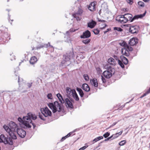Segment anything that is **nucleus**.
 Listing matches in <instances>:
<instances>
[{
	"mask_svg": "<svg viewBox=\"0 0 150 150\" xmlns=\"http://www.w3.org/2000/svg\"><path fill=\"white\" fill-rule=\"evenodd\" d=\"M37 61V59L35 57H32L30 61V63L32 64H35Z\"/></svg>",
	"mask_w": 150,
	"mask_h": 150,
	"instance_id": "obj_24",
	"label": "nucleus"
},
{
	"mask_svg": "<svg viewBox=\"0 0 150 150\" xmlns=\"http://www.w3.org/2000/svg\"><path fill=\"white\" fill-rule=\"evenodd\" d=\"M69 99L66 98L65 99L64 103L65 104H67L66 106L67 107L73 108V106L72 103V102H74V100L71 98H69Z\"/></svg>",
	"mask_w": 150,
	"mask_h": 150,
	"instance_id": "obj_7",
	"label": "nucleus"
},
{
	"mask_svg": "<svg viewBox=\"0 0 150 150\" xmlns=\"http://www.w3.org/2000/svg\"><path fill=\"white\" fill-rule=\"evenodd\" d=\"M133 0H129L128 1V2L130 4H132L133 3Z\"/></svg>",
	"mask_w": 150,
	"mask_h": 150,
	"instance_id": "obj_46",
	"label": "nucleus"
},
{
	"mask_svg": "<svg viewBox=\"0 0 150 150\" xmlns=\"http://www.w3.org/2000/svg\"><path fill=\"white\" fill-rule=\"evenodd\" d=\"M18 82L19 83V85H20V78L19 76H18Z\"/></svg>",
	"mask_w": 150,
	"mask_h": 150,
	"instance_id": "obj_55",
	"label": "nucleus"
},
{
	"mask_svg": "<svg viewBox=\"0 0 150 150\" xmlns=\"http://www.w3.org/2000/svg\"><path fill=\"white\" fill-rule=\"evenodd\" d=\"M93 33L96 35L98 34L99 33V31L98 29H95L93 31Z\"/></svg>",
	"mask_w": 150,
	"mask_h": 150,
	"instance_id": "obj_39",
	"label": "nucleus"
},
{
	"mask_svg": "<svg viewBox=\"0 0 150 150\" xmlns=\"http://www.w3.org/2000/svg\"><path fill=\"white\" fill-rule=\"evenodd\" d=\"M86 147H86V146H84L83 147H82L80 148L79 149V150H83L84 149H85Z\"/></svg>",
	"mask_w": 150,
	"mask_h": 150,
	"instance_id": "obj_47",
	"label": "nucleus"
},
{
	"mask_svg": "<svg viewBox=\"0 0 150 150\" xmlns=\"http://www.w3.org/2000/svg\"><path fill=\"white\" fill-rule=\"evenodd\" d=\"M76 90L79 92L80 96L81 97H82L84 95V93L82 89L80 88H77Z\"/></svg>",
	"mask_w": 150,
	"mask_h": 150,
	"instance_id": "obj_26",
	"label": "nucleus"
},
{
	"mask_svg": "<svg viewBox=\"0 0 150 150\" xmlns=\"http://www.w3.org/2000/svg\"><path fill=\"white\" fill-rule=\"evenodd\" d=\"M16 133L19 136L22 138H24L26 134V132L21 128H19L17 130Z\"/></svg>",
	"mask_w": 150,
	"mask_h": 150,
	"instance_id": "obj_9",
	"label": "nucleus"
},
{
	"mask_svg": "<svg viewBox=\"0 0 150 150\" xmlns=\"http://www.w3.org/2000/svg\"><path fill=\"white\" fill-rule=\"evenodd\" d=\"M116 20L121 23H124L127 22L124 15L118 16L116 18Z\"/></svg>",
	"mask_w": 150,
	"mask_h": 150,
	"instance_id": "obj_11",
	"label": "nucleus"
},
{
	"mask_svg": "<svg viewBox=\"0 0 150 150\" xmlns=\"http://www.w3.org/2000/svg\"><path fill=\"white\" fill-rule=\"evenodd\" d=\"M138 5L139 6L142 7H144V3L142 1H139L138 3Z\"/></svg>",
	"mask_w": 150,
	"mask_h": 150,
	"instance_id": "obj_34",
	"label": "nucleus"
},
{
	"mask_svg": "<svg viewBox=\"0 0 150 150\" xmlns=\"http://www.w3.org/2000/svg\"><path fill=\"white\" fill-rule=\"evenodd\" d=\"M91 33L88 30H87L83 33V34L80 36L81 38H88L91 36Z\"/></svg>",
	"mask_w": 150,
	"mask_h": 150,
	"instance_id": "obj_13",
	"label": "nucleus"
},
{
	"mask_svg": "<svg viewBox=\"0 0 150 150\" xmlns=\"http://www.w3.org/2000/svg\"><path fill=\"white\" fill-rule=\"evenodd\" d=\"M48 44H49V46L50 47H53L50 44V43L49 42L48 43Z\"/></svg>",
	"mask_w": 150,
	"mask_h": 150,
	"instance_id": "obj_60",
	"label": "nucleus"
},
{
	"mask_svg": "<svg viewBox=\"0 0 150 150\" xmlns=\"http://www.w3.org/2000/svg\"><path fill=\"white\" fill-rule=\"evenodd\" d=\"M82 88L83 89L86 91H89L90 88L88 85L86 83H84L82 85Z\"/></svg>",
	"mask_w": 150,
	"mask_h": 150,
	"instance_id": "obj_19",
	"label": "nucleus"
},
{
	"mask_svg": "<svg viewBox=\"0 0 150 150\" xmlns=\"http://www.w3.org/2000/svg\"><path fill=\"white\" fill-rule=\"evenodd\" d=\"M150 93V88H149V89L147 91V93Z\"/></svg>",
	"mask_w": 150,
	"mask_h": 150,
	"instance_id": "obj_58",
	"label": "nucleus"
},
{
	"mask_svg": "<svg viewBox=\"0 0 150 150\" xmlns=\"http://www.w3.org/2000/svg\"><path fill=\"white\" fill-rule=\"evenodd\" d=\"M110 134L109 133L107 132L103 135V136L105 138H106L109 136Z\"/></svg>",
	"mask_w": 150,
	"mask_h": 150,
	"instance_id": "obj_41",
	"label": "nucleus"
},
{
	"mask_svg": "<svg viewBox=\"0 0 150 150\" xmlns=\"http://www.w3.org/2000/svg\"><path fill=\"white\" fill-rule=\"evenodd\" d=\"M104 26L103 27V28H105V27H106L107 26V25L105 24H104Z\"/></svg>",
	"mask_w": 150,
	"mask_h": 150,
	"instance_id": "obj_62",
	"label": "nucleus"
},
{
	"mask_svg": "<svg viewBox=\"0 0 150 150\" xmlns=\"http://www.w3.org/2000/svg\"><path fill=\"white\" fill-rule=\"evenodd\" d=\"M96 23L93 20H92L91 22L88 23V26L91 28H93L96 25Z\"/></svg>",
	"mask_w": 150,
	"mask_h": 150,
	"instance_id": "obj_21",
	"label": "nucleus"
},
{
	"mask_svg": "<svg viewBox=\"0 0 150 150\" xmlns=\"http://www.w3.org/2000/svg\"><path fill=\"white\" fill-rule=\"evenodd\" d=\"M73 91H75V89H71L70 88L67 87L66 88L67 95L69 98H70V96H72L73 94Z\"/></svg>",
	"mask_w": 150,
	"mask_h": 150,
	"instance_id": "obj_14",
	"label": "nucleus"
},
{
	"mask_svg": "<svg viewBox=\"0 0 150 150\" xmlns=\"http://www.w3.org/2000/svg\"><path fill=\"white\" fill-rule=\"evenodd\" d=\"M110 30V29L109 28L107 29L106 31H104V33L106 34L108 31Z\"/></svg>",
	"mask_w": 150,
	"mask_h": 150,
	"instance_id": "obj_51",
	"label": "nucleus"
},
{
	"mask_svg": "<svg viewBox=\"0 0 150 150\" xmlns=\"http://www.w3.org/2000/svg\"><path fill=\"white\" fill-rule=\"evenodd\" d=\"M120 58L122 62L125 64L126 65L128 63V60L127 58L124 57L123 55L120 56Z\"/></svg>",
	"mask_w": 150,
	"mask_h": 150,
	"instance_id": "obj_22",
	"label": "nucleus"
},
{
	"mask_svg": "<svg viewBox=\"0 0 150 150\" xmlns=\"http://www.w3.org/2000/svg\"><path fill=\"white\" fill-rule=\"evenodd\" d=\"M47 97L49 99H52V95L51 93H49L47 94Z\"/></svg>",
	"mask_w": 150,
	"mask_h": 150,
	"instance_id": "obj_40",
	"label": "nucleus"
},
{
	"mask_svg": "<svg viewBox=\"0 0 150 150\" xmlns=\"http://www.w3.org/2000/svg\"><path fill=\"white\" fill-rule=\"evenodd\" d=\"M126 46V48L127 50H128V51H132L133 50V49L132 47H129L127 45Z\"/></svg>",
	"mask_w": 150,
	"mask_h": 150,
	"instance_id": "obj_36",
	"label": "nucleus"
},
{
	"mask_svg": "<svg viewBox=\"0 0 150 150\" xmlns=\"http://www.w3.org/2000/svg\"><path fill=\"white\" fill-rule=\"evenodd\" d=\"M73 94L72 95L73 97L76 100L78 101L79 100V98L76 93L75 91H73Z\"/></svg>",
	"mask_w": 150,
	"mask_h": 150,
	"instance_id": "obj_25",
	"label": "nucleus"
},
{
	"mask_svg": "<svg viewBox=\"0 0 150 150\" xmlns=\"http://www.w3.org/2000/svg\"><path fill=\"white\" fill-rule=\"evenodd\" d=\"M70 59V56L67 54H64L63 55L62 60L61 62L62 64H64L68 62Z\"/></svg>",
	"mask_w": 150,
	"mask_h": 150,
	"instance_id": "obj_12",
	"label": "nucleus"
},
{
	"mask_svg": "<svg viewBox=\"0 0 150 150\" xmlns=\"http://www.w3.org/2000/svg\"><path fill=\"white\" fill-rule=\"evenodd\" d=\"M37 117L35 114H33L31 112L28 113L27 115L25 117H23V119L19 117L18 120L20 122L19 125L21 127L24 128H30L31 127V125L33 126V128H35V125L32 122L31 119L35 120Z\"/></svg>",
	"mask_w": 150,
	"mask_h": 150,
	"instance_id": "obj_2",
	"label": "nucleus"
},
{
	"mask_svg": "<svg viewBox=\"0 0 150 150\" xmlns=\"http://www.w3.org/2000/svg\"><path fill=\"white\" fill-rule=\"evenodd\" d=\"M32 86V83H28V87H29V88H30L31 87V86Z\"/></svg>",
	"mask_w": 150,
	"mask_h": 150,
	"instance_id": "obj_50",
	"label": "nucleus"
},
{
	"mask_svg": "<svg viewBox=\"0 0 150 150\" xmlns=\"http://www.w3.org/2000/svg\"><path fill=\"white\" fill-rule=\"evenodd\" d=\"M126 143V141L125 140H123L120 142L119 145L120 146H123Z\"/></svg>",
	"mask_w": 150,
	"mask_h": 150,
	"instance_id": "obj_37",
	"label": "nucleus"
},
{
	"mask_svg": "<svg viewBox=\"0 0 150 150\" xmlns=\"http://www.w3.org/2000/svg\"><path fill=\"white\" fill-rule=\"evenodd\" d=\"M67 138V137H66V136L64 137H62V138L61 139V141H63L65 139H66Z\"/></svg>",
	"mask_w": 150,
	"mask_h": 150,
	"instance_id": "obj_45",
	"label": "nucleus"
},
{
	"mask_svg": "<svg viewBox=\"0 0 150 150\" xmlns=\"http://www.w3.org/2000/svg\"><path fill=\"white\" fill-rule=\"evenodd\" d=\"M91 40L90 39H87L83 40L82 41V42L85 44H88L90 42Z\"/></svg>",
	"mask_w": 150,
	"mask_h": 150,
	"instance_id": "obj_28",
	"label": "nucleus"
},
{
	"mask_svg": "<svg viewBox=\"0 0 150 150\" xmlns=\"http://www.w3.org/2000/svg\"><path fill=\"white\" fill-rule=\"evenodd\" d=\"M118 63L119 64L120 66L122 68H124V66L123 64V62H122V61L120 60H118Z\"/></svg>",
	"mask_w": 150,
	"mask_h": 150,
	"instance_id": "obj_33",
	"label": "nucleus"
},
{
	"mask_svg": "<svg viewBox=\"0 0 150 150\" xmlns=\"http://www.w3.org/2000/svg\"><path fill=\"white\" fill-rule=\"evenodd\" d=\"M138 41L137 39L134 38H132L129 40V44L130 45L133 46L137 43Z\"/></svg>",
	"mask_w": 150,
	"mask_h": 150,
	"instance_id": "obj_15",
	"label": "nucleus"
},
{
	"mask_svg": "<svg viewBox=\"0 0 150 150\" xmlns=\"http://www.w3.org/2000/svg\"><path fill=\"white\" fill-rule=\"evenodd\" d=\"M105 68L107 70L104 71L103 73V75L106 78H110L112 76V73H114L115 69L110 66L108 65L105 66Z\"/></svg>",
	"mask_w": 150,
	"mask_h": 150,
	"instance_id": "obj_5",
	"label": "nucleus"
},
{
	"mask_svg": "<svg viewBox=\"0 0 150 150\" xmlns=\"http://www.w3.org/2000/svg\"><path fill=\"white\" fill-rule=\"evenodd\" d=\"M114 57L116 60L118 61V60H119L117 56L116 55H114Z\"/></svg>",
	"mask_w": 150,
	"mask_h": 150,
	"instance_id": "obj_48",
	"label": "nucleus"
},
{
	"mask_svg": "<svg viewBox=\"0 0 150 150\" xmlns=\"http://www.w3.org/2000/svg\"><path fill=\"white\" fill-rule=\"evenodd\" d=\"M103 138V137L102 136L98 137L95 138L93 140V141L94 142H95L98 141L102 139Z\"/></svg>",
	"mask_w": 150,
	"mask_h": 150,
	"instance_id": "obj_29",
	"label": "nucleus"
},
{
	"mask_svg": "<svg viewBox=\"0 0 150 150\" xmlns=\"http://www.w3.org/2000/svg\"><path fill=\"white\" fill-rule=\"evenodd\" d=\"M41 113L45 117H47L48 116H50L52 115L51 111L46 107L44 108H42L40 109Z\"/></svg>",
	"mask_w": 150,
	"mask_h": 150,
	"instance_id": "obj_6",
	"label": "nucleus"
},
{
	"mask_svg": "<svg viewBox=\"0 0 150 150\" xmlns=\"http://www.w3.org/2000/svg\"><path fill=\"white\" fill-rule=\"evenodd\" d=\"M75 31V30L71 28L70 29V30L69 31H67L66 33V34L67 35H70V33L71 32H73Z\"/></svg>",
	"mask_w": 150,
	"mask_h": 150,
	"instance_id": "obj_31",
	"label": "nucleus"
},
{
	"mask_svg": "<svg viewBox=\"0 0 150 150\" xmlns=\"http://www.w3.org/2000/svg\"><path fill=\"white\" fill-rule=\"evenodd\" d=\"M129 31L131 33L134 34L138 32V30L137 26H130L129 28Z\"/></svg>",
	"mask_w": 150,
	"mask_h": 150,
	"instance_id": "obj_16",
	"label": "nucleus"
},
{
	"mask_svg": "<svg viewBox=\"0 0 150 150\" xmlns=\"http://www.w3.org/2000/svg\"><path fill=\"white\" fill-rule=\"evenodd\" d=\"M90 82L92 86L95 87H98V83L97 80L95 79L90 80Z\"/></svg>",
	"mask_w": 150,
	"mask_h": 150,
	"instance_id": "obj_18",
	"label": "nucleus"
},
{
	"mask_svg": "<svg viewBox=\"0 0 150 150\" xmlns=\"http://www.w3.org/2000/svg\"><path fill=\"white\" fill-rule=\"evenodd\" d=\"M119 44L120 45L124 47V48H126L127 44L126 43V42L125 41H123L122 42L119 43Z\"/></svg>",
	"mask_w": 150,
	"mask_h": 150,
	"instance_id": "obj_30",
	"label": "nucleus"
},
{
	"mask_svg": "<svg viewBox=\"0 0 150 150\" xmlns=\"http://www.w3.org/2000/svg\"><path fill=\"white\" fill-rule=\"evenodd\" d=\"M146 13V11L143 14L135 15L133 18H132L133 16L130 13L125 14L124 15V16L125 17V18L127 19V22L129 21L131 22L139 18H142L145 16Z\"/></svg>",
	"mask_w": 150,
	"mask_h": 150,
	"instance_id": "obj_4",
	"label": "nucleus"
},
{
	"mask_svg": "<svg viewBox=\"0 0 150 150\" xmlns=\"http://www.w3.org/2000/svg\"><path fill=\"white\" fill-rule=\"evenodd\" d=\"M101 79L103 81V82L104 83L105 82L106 80L103 77V76H101Z\"/></svg>",
	"mask_w": 150,
	"mask_h": 150,
	"instance_id": "obj_44",
	"label": "nucleus"
},
{
	"mask_svg": "<svg viewBox=\"0 0 150 150\" xmlns=\"http://www.w3.org/2000/svg\"><path fill=\"white\" fill-rule=\"evenodd\" d=\"M3 128L8 132L11 138L6 137L3 134H1L0 136V142H3L5 144H9L12 145L13 144V142L12 139H17L16 136L17 130L19 128L16 124L13 122H10L9 124V126L6 125H4L3 127Z\"/></svg>",
	"mask_w": 150,
	"mask_h": 150,
	"instance_id": "obj_1",
	"label": "nucleus"
},
{
	"mask_svg": "<svg viewBox=\"0 0 150 150\" xmlns=\"http://www.w3.org/2000/svg\"><path fill=\"white\" fill-rule=\"evenodd\" d=\"M143 1L145 2H147L149 1V0H143Z\"/></svg>",
	"mask_w": 150,
	"mask_h": 150,
	"instance_id": "obj_61",
	"label": "nucleus"
},
{
	"mask_svg": "<svg viewBox=\"0 0 150 150\" xmlns=\"http://www.w3.org/2000/svg\"><path fill=\"white\" fill-rule=\"evenodd\" d=\"M48 106L53 113H55L57 111L60 112L62 109V104L59 103L57 101L54 102V103H49Z\"/></svg>",
	"mask_w": 150,
	"mask_h": 150,
	"instance_id": "obj_3",
	"label": "nucleus"
},
{
	"mask_svg": "<svg viewBox=\"0 0 150 150\" xmlns=\"http://www.w3.org/2000/svg\"><path fill=\"white\" fill-rule=\"evenodd\" d=\"M117 123V122H115L113 123L111 125H110L109 127L107 128L106 129V130H107L109 128H110V127L113 126H114Z\"/></svg>",
	"mask_w": 150,
	"mask_h": 150,
	"instance_id": "obj_42",
	"label": "nucleus"
},
{
	"mask_svg": "<svg viewBox=\"0 0 150 150\" xmlns=\"http://www.w3.org/2000/svg\"><path fill=\"white\" fill-rule=\"evenodd\" d=\"M123 131H121L120 132L117 133L115 134H114L112 135L113 136V139H115L119 135H121Z\"/></svg>",
	"mask_w": 150,
	"mask_h": 150,
	"instance_id": "obj_27",
	"label": "nucleus"
},
{
	"mask_svg": "<svg viewBox=\"0 0 150 150\" xmlns=\"http://www.w3.org/2000/svg\"><path fill=\"white\" fill-rule=\"evenodd\" d=\"M108 138V139L109 140L110 139H111V138H112V139H113V135H112V136L109 137Z\"/></svg>",
	"mask_w": 150,
	"mask_h": 150,
	"instance_id": "obj_54",
	"label": "nucleus"
},
{
	"mask_svg": "<svg viewBox=\"0 0 150 150\" xmlns=\"http://www.w3.org/2000/svg\"><path fill=\"white\" fill-rule=\"evenodd\" d=\"M75 132V131H73V132H70V133H70V135H71H71H72V134H73L74 132Z\"/></svg>",
	"mask_w": 150,
	"mask_h": 150,
	"instance_id": "obj_59",
	"label": "nucleus"
},
{
	"mask_svg": "<svg viewBox=\"0 0 150 150\" xmlns=\"http://www.w3.org/2000/svg\"><path fill=\"white\" fill-rule=\"evenodd\" d=\"M108 138V139L109 140L110 139H111V138H112V139H113V135H112V136L109 137Z\"/></svg>",
	"mask_w": 150,
	"mask_h": 150,
	"instance_id": "obj_53",
	"label": "nucleus"
},
{
	"mask_svg": "<svg viewBox=\"0 0 150 150\" xmlns=\"http://www.w3.org/2000/svg\"><path fill=\"white\" fill-rule=\"evenodd\" d=\"M101 22H102L103 23H104L105 22V21L104 20H103L101 21Z\"/></svg>",
	"mask_w": 150,
	"mask_h": 150,
	"instance_id": "obj_64",
	"label": "nucleus"
},
{
	"mask_svg": "<svg viewBox=\"0 0 150 150\" xmlns=\"http://www.w3.org/2000/svg\"><path fill=\"white\" fill-rule=\"evenodd\" d=\"M70 136V134L69 133L66 135V137H69Z\"/></svg>",
	"mask_w": 150,
	"mask_h": 150,
	"instance_id": "obj_56",
	"label": "nucleus"
},
{
	"mask_svg": "<svg viewBox=\"0 0 150 150\" xmlns=\"http://www.w3.org/2000/svg\"><path fill=\"white\" fill-rule=\"evenodd\" d=\"M109 139H108V138L105 139V141H108V140Z\"/></svg>",
	"mask_w": 150,
	"mask_h": 150,
	"instance_id": "obj_63",
	"label": "nucleus"
},
{
	"mask_svg": "<svg viewBox=\"0 0 150 150\" xmlns=\"http://www.w3.org/2000/svg\"><path fill=\"white\" fill-rule=\"evenodd\" d=\"M83 12V10L81 8L79 7L78 11L77 12L73 15V16L74 18H76L77 21H80V19L79 17L78 16H81L82 15Z\"/></svg>",
	"mask_w": 150,
	"mask_h": 150,
	"instance_id": "obj_8",
	"label": "nucleus"
},
{
	"mask_svg": "<svg viewBox=\"0 0 150 150\" xmlns=\"http://www.w3.org/2000/svg\"><path fill=\"white\" fill-rule=\"evenodd\" d=\"M121 53L122 55L126 56H128L129 55V51L126 48H123L121 49Z\"/></svg>",
	"mask_w": 150,
	"mask_h": 150,
	"instance_id": "obj_17",
	"label": "nucleus"
},
{
	"mask_svg": "<svg viewBox=\"0 0 150 150\" xmlns=\"http://www.w3.org/2000/svg\"><path fill=\"white\" fill-rule=\"evenodd\" d=\"M44 47H45V46H44L43 45H41L39 46H38L36 48L37 50H38V49H40L41 48H42Z\"/></svg>",
	"mask_w": 150,
	"mask_h": 150,
	"instance_id": "obj_43",
	"label": "nucleus"
},
{
	"mask_svg": "<svg viewBox=\"0 0 150 150\" xmlns=\"http://www.w3.org/2000/svg\"><path fill=\"white\" fill-rule=\"evenodd\" d=\"M57 97L58 98V99L60 102H61V104H62L64 103L65 99L64 100L62 98V97L61 95L59 94L58 93L57 95Z\"/></svg>",
	"mask_w": 150,
	"mask_h": 150,
	"instance_id": "obj_23",
	"label": "nucleus"
},
{
	"mask_svg": "<svg viewBox=\"0 0 150 150\" xmlns=\"http://www.w3.org/2000/svg\"><path fill=\"white\" fill-rule=\"evenodd\" d=\"M148 94V93H147V92H146V93H144V94L143 95V96H142L141 97V98H142V97H144V96H146L147 94Z\"/></svg>",
	"mask_w": 150,
	"mask_h": 150,
	"instance_id": "obj_52",
	"label": "nucleus"
},
{
	"mask_svg": "<svg viewBox=\"0 0 150 150\" xmlns=\"http://www.w3.org/2000/svg\"><path fill=\"white\" fill-rule=\"evenodd\" d=\"M114 29L115 30H117L118 31H122V29L120 28L115 27L114 28Z\"/></svg>",
	"mask_w": 150,
	"mask_h": 150,
	"instance_id": "obj_38",
	"label": "nucleus"
},
{
	"mask_svg": "<svg viewBox=\"0 0 150 150\" xmlns=\"http://www.w3.org/2000/svg\"><path fill=\"white\" fill-rule=\"evenodd\" d=\"M79 57L82 59H83L85 58V57L82 55H80Z\"/></svg>",
	"mask_w": 150,
	"mask_h": 150,
	"instance_id": "obj_49",
	"label": "nucleus"
},
{
	"mask_svg": "<svg viewBox=\"0 0 150 150\" xmlns=\"http://www.w3.org/2000/svg\"><path fill=\"white\" fill-rule=\"evenodd\" d=\"M97 2L96 1L91 2L88 5V9L91 12H93L96 11V6Z\"/></svg>",
	"mask_w": 150,
	"mask_h": 150,
	"instance_id": "obj_10",
	"label": "nucleus"
},
{
	"mask_svg": "<svg viewBox=\"0 0 150 150\" xmlns=\"http://www.w3.org/2000/svg\"><path fill=\"white\" fill-rule=\"evenodd\" d=\"M43 45L45 46V47H48V44H45Z\"/></svg>",
	"mask_w": 150,
	"mask_h": 150,
	"instance_id": "obj_57",
	"label": "nucleus"
},
{
	"mask_svg": "<svg viewBox=\"0 0 150 150\" xmlns=\"http://www.w3.org/2000/svg\"><path fill=\"white\" fill-rule=\"evenodd\" d=\"M83 77L85 80L86 81H88L89 80V77L87 74H84L83 75Z\"/></svg>",
	"mask_w": 150,
	"mask_h": 150,
	"instance_id": "obj_35",
	"label": "nucleus"
},
{
	"mask_svg": "<svg viewBox=\"0 0 150 150\" xmlns=\"http://www.w3.org/2000/svg\"><path fill=\"white\" fill-rule=\"evenodd\" d=\"M108 62L110 64L112 65H115L116 64V62L115 59L112 58H110L108 59Z\"/></svg>",
	"mask_w": 150,
	"mask_h": 150,
	"instance_id": "obj_20",
	"label": "nucleus"
},
{
	"mask_svg": "<svg viewBox=\"0 0 150 150\" xmlns=\"http://www.w3.org/2000/svg\"><path fill=\"white\" fill-rule=\"evenodd\" d=\"M39 117L42 120H45V118L46 117H45L44 115L42 114L41 113H39Z\"/></svg>",
	"mask_w": 150,
	"mask_h": 150,
	"instance_id": "obj_32",
	"label": "nucleus"
}]
</instances>
